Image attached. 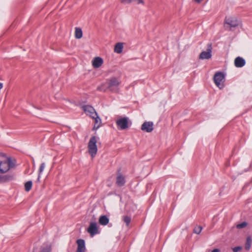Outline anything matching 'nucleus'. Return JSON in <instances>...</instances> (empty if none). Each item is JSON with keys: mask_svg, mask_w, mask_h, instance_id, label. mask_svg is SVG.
<instances>
[{"mask_svg": "<svg viewBox=\"0 0 252 252\" xmlns=\"http://www.w3.org/2000/svg\"><path fill=\"white\" fill-rule=\"evenodd\" d=\"M246 64L245 60L242 57H238L234 60L235 66L237 67H242Z\"/></svg>", "mask_w": 252, "mask_h": 252, "instance_id": "nucleus-13", "label": "nucleus"}, {"mask_svg": "<svg viewBox=\"0 0 252 252\" xmlns=\"http://www.w3.org/2000/svg\"><path fill=\"white\" fill-rule=\"evenodd\" d=\"M242 249V247L241 246H237L234 247L232 248V251L233 252H238V251L241 250Z\"/></svg>", "mask_w": 252, "mask_h": 252, "instance_id": "nucleus-26", "label": "nucleus"}, {"mask_svg": "<svg viewBox=\"0 0 252 252\" xmlns=\"http://www.w3.org/2000/svg\"><path fill=\"white\" fill-rule=\"evenodd\" d=\"M117 127L120 130H125L129 128L131 126V123L129 121L128 117H122L118 119L116 121Z\"/></svg>", "mask_w": 252, "mask_h": 252, "instance_id": "nucleus-3", "label": "nucleus"}, {"mask_svg": "<svg viewBox=\"0 0 252 252\" xmlns=\"http://www.w3.org/2000/svg\"><path fill=\"white\" fill-rule=\"evenodd\" d=\"M87 231L90 233L92 237H93L95 234L99 233L97 223L95 222H91L90 225L87 229Z\"/></svg>", "mask_w": 252, "mask_h": 252, "instance_id": "nucleus-8", "label": "nucleus"}, {"mask_svg": "<svg viewBox=\"0 0 252 252\" xmlns=\"http://www.w3.org/2000/svg\"><path fill=\"white\" fill-rule=\"evenodd\" d=\"M75 36L77 39H80L82 37V31L79 28H76L75 31Z\"/></svg>", "mask_w": 252, "mask_h": 252, "instance_id": "nucleus-20", "label": "nucleus"}, {"mask_svg": "<svg viewBox=\"0 0 252 252\" xmlns=\"http://www.w3.org/2000/svg\"><path fill=\"white\" fill-rule=\"evenodd\" d=\"M220 250L219 249H215L213 250L211 252H220Z\"/></svg>", "mask_w": 252, "mask_h": 252, "instance_id": "nucleus-30", "label": "nucleus"}, {"mask_svg": "<svg viewBox=\"0 0 252 252\" xmlns=\"http://www.w3.org/2000/svg\"><path fill=\"white\" fill-rule=\"evenodd\" d=\"M123 49V44L122 43H117L114 48V51L117 53H121Z\"/></svg>", "mask_w": 252, "mask_h": 252, "instance_id": "nucleus-18", "label": "nucleus"}, {"mask_svg": "<svg viewBox=\"0 0 252 252\" xmlns=\"http://www.w3.org/2000/svg\"><path fill=\"white\" fill-rule=\"evenodd\" d=\"M40 177H41V174H38V178H37V181H39Z\"/></svg>", "mask_w": 252, "mask_h": 252, "instance_id": "nucleus-32", "label": "nucleus"}, {"mask_svg": "<svg viewBox=\"0 0 252 252\" xmlns=\"http://www.w3.org/2000/svg\"><path fill=\"white\" fill-rule=\"evenodd\" d=\"M109 221L108 218L105 215L100 216L98 220L99 223L102 225H107L109 223Z\"/></svg>", "mask_w": 252, "mask_h": 252, "instance_id": "nucleus-16", "label": "nucleus"}, {"mask_svg": "<svg viewBox=\"0 0 252 252\" xmlns=\"http://www.w3.org/2000/svg\"><path fill=\"white\" fill-rule=\"evenodd\" d=\"M202 229V227L201 226H196L193 229V232L199 234L201 233Z\"/></svg>", "mask_w": 252, "mask_h": 252, "instance_id": "nucleus-23", "label": "nucleus"}, {"mask_svg": "<svg viewBox=\"0 0 252 252\" xmlns=\"http://www.w3.org/2000/svg\"><path fill=\"white\" fill-rule=\"evenodd\" d=\"M123 220L126 224V225L128 226L131 222V218L128 216H124L123 217Z\"/></svg>", "mask_w": 252, "mask_h": 252, "instance_id": "nucleus-22", "label": "nucleus"}, {"mask_svg": "<svg viewBox=\"0 0 252 252\" xmlns=\"http://www.w3.org/2000/svg\"><path fill=\"white\" fill-rule=\"evenodd\" d=\"M82 108L85 113L92 118H94V117H96L97 113L91 105H84Z\"/></svg>", "mask_w": 252, "mask_h": 252, "instance_id": "nucleus-7", "label": "nucleus"}, {"mask_svg": "<svg viewBox=\"0 0 252 252\" xmlns=\"http://www.w3.org/2000/svg\"><path fill=\"white\" fill-rule=\"evenodd\" d=\"M93 119L94 120V125L93 129H97L100 126L101 119L98 116L97 114H96V117H94Z\"/></svg>", "mask_w": 252, "mask_h": 252, "instance_id": "nucleus-17", "label": "nucleus"}, {"mask_svg": "<svg viewBox=\"0 0 252 252\" xmlns=\"http://www.w3.org/2000/svg\"><path fill=\"white\" fill-rule=\"evenodd\" d=\"M121 83L120 78L113 77L107 80V87L112 92H117Z\"/></svg>", "mask_w": 252, "mask_h": 252, "instance_id": "nucleus-2", "label": "nucleus"}, {"mask_svg": "<svg viewBox=\"0 0 252 252\" xmlns=\"http://www.w3.org/2000/svg\"><path fill=\"white\" fill-rule=\"evenodd\" d=\"M116 183L117 186L119 187H122L124 186L126 183L125 177L121 173H119L116 178Z\"/></svg>", "mask_w": 252, "mask_h": 252, "instance_id": "nucleus-14", "label": "nucleus"}, {"mask_svg": "<svg viewBox=\"0 0 252 252\" xmlns=\"http://www.w3.org/2000/svg\"><path fill=\"white\" fill-rule=\"evenodd\" d=\"M212 44L209 43L207 44V51H203L199 55V58L202 60L209 59L212 57Z\"/></svg>", "mask_w": 252, "mask_h": 252, "instance_id": "nucleus-6", "label": "nucleus"}, {"mask_svg": "<svg viewBox=\"0 0 252 252\" xmlns=\"http://www.w3.org/2000/svg\"><path fill=\"white\" fill-rule=\"evenodd\" d=\"M97 139L95 136H92L88 143L89 153L92 157H94L97 153Z\"/></svg>", "mask_w": 252, "mask_h": 252, "instance_id": "nucleus-4", "label": "nucleus"}, {"mask_svg": "<svg viewBox=\"0 0 252 252\" xmlns=\"http://www.w3.org/2000/svg\"><path fill=\"white\" fill-rule=\"evenodd\" d=\"M15 166V161L8 158L6 160L0 162V174L6 173L10 169L14 168Z\"/></svg>", "mask_w": 252, "mask_h": 252, "instance_id": "nucleus-1", "label": "nucleus"}, {"mask_svg": "<svg viewBox=\"0 0 252 252\" xmlns=\"http://www.w3.org/2000/svg\"><path fill=\"white\" fill-rule=\"evenodd\" d=\"M133 1H136L137 4H144V2L143 0H133Z\"/></svg>", "mask_w": 252, "mask_h": 252, "instance_id": "nucleus-29", "label": "nucleus"}, {"mask_svg": "<svg viewBox=\"0 0 252 252\" xmlns=\"http://www.w3.org/2000/svg\"><path fill=\"white\" fill-rule=\"evenodd\" d=\"M203 0H194L197 3H200Z\"/></svg>", "mask_w": 252, "mask_h": 252, "instance_id": "nucleus-31", "label": "nucleus"}, {"mask_svg": "<svg viewBox=\"0 0 252 252\" xmlns=\"http://www.w3.org/2000/svg\"><path fill=\"white\" fill-rule=\"evenodd\" d=\"M77 248L76 252H85L86 250L85 243L83 239H78L76 241Z\"/></svg>", "mask_w": 252, "mask_h": 252, "instance_id": "nucleus-10", "label": "nucleus"}, {"mask_svg": "<svg viewBox=\"0 0 252 252\" xmlns=\"http://www.w3.org/2000/svg\"><path fill=\"white\" fill-rule=\"evenodd\" d=\"M14 176L13 174H6L4 175L0 176V182H7L12 181L14 179Z\"/></svg>", "mask_w": 252, "mask_h": 252, "instance_id": "nucleus-15", "label": "nucleus"}, {"mask_svg": "<svg viewBox=\"0 0 252 252\" xmlns=\"http://www.w3.org/2000/svg\"><path fill=\"white\" fill-rule=\"evenodd\" d=\"M41 252H51V249L49 247H46L41 250Z\"/></svg>", "mask_w": 252, "mask_h": 252, "instance_id": "nucleus-28", "label": "nucleus"}, {"mask_svg": "<svg viewBox=\"0 0 252 252\" xmlns=\"http://www.w3.org/2000/svg\"><path fill=\"white\" fill-rule=\"evenodd\" d=\"M120 1L122 3L129 4L133 1V0H120Z\"/></svg>", "mask_w": 252, "mask_h": 252, "instance_id": "nucleus-27", "label": "nucleus"}, {"mask_svg": "<svg viewBox=\"0 0 252 252\" xmlns=\"http://www.w3.org/2000/svg\"><path fill=\"white\" fill-rule=\"evenodd\" d=\"M224 74L221 72H217L214 76V81L216 86L220 89L224 88Z\"/></svg>", "mask_w": 252, "mask_h": 252, "instance_id": "nucleus-5", "label": "nucleus"}, {"mask_svg": "<svg viewBox=\"0 0 252 252\" xmlns=\"http://www.w3.org/2000/svg\"><path fill=\"white\" fill-rule=\"evenodd\" d=\"M251 244H252V239H251V236H248L247 238V239H246V244H245V249L247 251H249L251 249Z\"/></svg>", "mask_w": 252, "mask_h": 252, "instance_id": "nucleus-19", "label": "nucleus"}, {"mask_svg": "<svg viewBox=\"0 0 252 252\" xmlns=\"http://www.w3.org/2000/svg\"><path fill=\"white\" fill-rule=\"evenodd\" d=\"M32 186V181H29L25 184V189L26 191H29Z\"/></svg>", "mask_w": 252, "mask_h": 252, "instance_id": "nucleus-21", "label": "nucleus"}, {"mask_svg": "<svg viewBox=\"0 0 252 252\" xmlns=\"http://www.w3.org/2000/svg\"><path fill=\"white\" fill-rule=\"evenodd\" d=\"M247 224H248V223L247 222L244 221L241 223L237 224L236 225V227L238 229L243 228L245 227L246 226H247Z\"/></svg>", "mask_w": 252, "mask_h": 252, "instance_id": "nucleus-24", "label": "nucleus"}, {"mask_svg": "<svg viewBox=\"0 0 252 252\" xmlns=\"http://www.w3.org/2000/svg\"><path fill=\"white\" fill-rule=\"evenodd\" d=\"M154 124L152 122H145L141 126V129L144 131L151 132L154 129Z\"/></svg>", "mask_w": 252, "mask_h": 252, "instance_id": "nucleus-9", "label": "nucleus"}, {"mask_svg": "<svg viewBox=\"0 0 252 252\" xmlns=\"http://www.w3.org/2000/svg\"><path fill=\"white\" fill-rule=\"evenodd\" d=\"M45 166V163H44V162L40 164L39 168V170H38V174H41L42 173V172H43V171L44 169Z\"/></svg>", "mask_w": 252, "mask_h": 252, "instance_id": "nucleus-25", "label": "nucleus"}, {"mask_svg": "<svg viewBox=\"0 0 252 252\" xmlns=\"http://www.w3.org/2000/svg\"><path fill=\"white\" fill-rule=\"evenodd\" d=\"M102 59L99 57H95L92 61V65L95 68H99L103 64Z\"/></svg>", "mask_w": 252, "mask_h": 252, "instance_id": "nucleus-11", "label": "nucleus"}, {"mask_svg": "<svg viewBox=\"0 0 252 252\" xmlns=\"http://www.w3.org/2000/svg\"><path fill=\"white\" fill-rule=\"evenodd\" d=\"M99 89H99V87H98V88H97V90H99Z\"/></svg>", "mask_w": 252, "mask_h": 252, "instance_id": "nucleus-33", "label": "nucleus"}, {"mask_svg": "<svg viewBox=\"0 0 252 252\" xmlns=\"http://www.w3.org/2000/svg\"><path fill=\"white\" fill-rule=\"evenodd\" d=\"M225 22L226 24L229 25L231 28H235L238 26V21L234 18H226Z\"/></svg>", "mask_w": 252, "mask_h": 252, "instance_id": "nucleus-12", "label": "nucleus"}]
</instances>
